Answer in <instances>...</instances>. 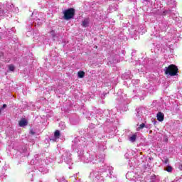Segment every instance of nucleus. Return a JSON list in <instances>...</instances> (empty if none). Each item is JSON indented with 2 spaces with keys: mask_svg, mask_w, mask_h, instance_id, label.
Wrapping results in <instances>:
<instances>
[{
  "mask_svg": "<svg viewBox=\"0 0 182 182\" xmlns=\"http://www.w3.org/2000/svg\"><path fill=\"white\" fill-rule=\"evenodd\" d=\"M156 117L159 122H163V120H164V114H163V112H158Z\"/></svg>",
  "mask_w": 182,
  "mask_h": 182,
  "instance_id": "3",
  "label": "nucleus"
},
{
  "mask_svg": "<svg viewBox=\"0 0 182 182\" xmlns=\"http://www.w3.org/2000/svg\"><path fill=\"white\" fill-rule=\"evenodd\" d=\"M144 127H146V124L144 123H142L139 125L138 129H144Z\"/></svg>",
  "mask_w": 182,
  "mask_h": 182,
  "instance_id": "11",
  "label": "nucleus"
},
{
  "mask_svg": "<svg viewBox=\"0 0 182 182\" xmlns=\"http://www.w3.org/2000/svg\"><path fill=\"white\" fill-rule=\"evenodd\" d=\"M20 127H23L25 126H28V121L26 119H22L18 123Z\"/></svg>",
  "mask_w": 182,
  "mask_h": 182,
  "instance_id": "4",
  "label": "nucleus"
},
{
  "mask_svg": "<svg viewBox=\"0 0 182 182\" xmlns=\"http://www.w3.org/2000/svg\"><path fill=\"white\" fill-rule=\"evenodd\" d=\"M0 56H4V53H0Z\"/></svg>",
  "mask_w": 182,
  "mask_h": 182,
  "instance_id": "16",
  "label": "nucleus"
},
{
  "mask_svg": "<svg viewBox=\"0 0 182 182\" xmlns=\"http://www.w3.org/2000/svg\"><path fill=\"white\" fill-rule=\"evenodd\" d=\"M136 137H137V136H136V134H133V135L129 138L130 141H132V143H134V141H136Z\"/></svg>",
  "mask_w": 182,
  "mask_h": 182,
  "instance_id": "8",
  "label": "nucleus"
},
{
  "mask_svg": "<svg viewBox=\"0 0 182 182\" xmlns=\"http://www.w3.org/2000/svg\"><path fill=\"white\" fill-rule=\"evenodd\" d=\"M89 18L84 19V21H82L83 28H87V26H89Z\"/></svg>",
  "mask_w": 182,
  "mask_h": 182,
  "instance_id": "5",
  "label": "nucleus"
},
{
  "mask_svg": "<svg viewBox=\"0 0 182 182\" xmlns=\"http://www.w3.org/2000/svg\"><path fill=\"white\" fill-rule=\"evenodd\" d=\"M63 18L65 21H69V19H72L73 16H75V10L73 8H70L67 10H65L63 12Z\"/></svg>",
  "mask_w": 182,
  "mask_h": 182,
  "instance_id": "2",
  "label": "nucleus"
},
{
  "mask_svg": "<svg viewBox=\"0 0 182 182\" xmlns=\"http://www.w3.org/2000/svg\"><path fill=\"white\" fill-rule=\"evenodd\" d=\"M51 35L55 38V31H51Z\"/></svg>",
  "mask_w": 182,
  "mask_h": 182,
  "instance_id": "12",
  "label": "nucleus"
},
{
  "mask_svg": "<svg viewBox=\"0 0 182 182\" xmlns=\"http://www.w3.org/2000/svg\"><path fill=\"white\" fill-rule=\"evenodd\" d=\"M5 107H6V104L3 105V109H5Z\"/></svg>",
  "mask_w": 182,
  "mask_h": 182,
  "instance_id": "15",
  "label": "nucleus"
},
{
  "mask_svg": "<svg viewBox=\"0 0 182 182\" xmlns=\"http://www.w3.org/2000/svg\"><path fill=\"white\" fill-rule=\"evenodd\" d=\"M166 171H168V173H171L173 171V167H171V166H168L166 168Z\"/></svg>",
  "mask_w": 182,
  "mask_h": 182,
  "instance_id": "10",
  "label": "nucleus"
},
{
  "mask_svg": "<svg viewBox=\"0 0 182 182\" xmlns=\"http://www.w3.org/2000/svg\"><path fill=\"white\" fill-rule=\"evenodd\" d=\"M9 70H10V72H14L15 70V66L12 64L9 65Z\"/></svg>",
  "mask_w": 182,
  "mask_h": 182,
  "instance_id": "9",
  "label": "nucleus"
},
{
  "mask_svg": "<svg viewBox=\"0 0 182 182\" xmlns=\"http://www.w3.org/2000/svg\"><path fill=\"white\" fill-rule=\"evenodd\" d=\"M77 75H78V77H80V79L85 77V73L83 71H79L77 73Z\"/></svg>",
  "mask_w": 182,
  "mask_h": 182,
  "instance_id": "7",
  "label": "nucleus"
},
{
  "mask_svg": "<svg viewBox=\"0 0 182 182\" xmlns=\"http://www.w3.org/2000/svg\"><path fill=\"white\" fill-rule=\"evenodd\" d=\"M167 163H168V159L166 158L164 161V164H167Z\"/></svg>",
  "mask_w": 182,
  "mask_h": 182,
  "instance_id": "13",
  "label": "nucleus"
},
{
  "mask_svg": "<svg viewBox=\"0 0 182 182\" xmlns=\"http://www.w3.org/2000/svg\"><path fill=\"white\" fill-rule=\"evenodd\" d=\"M30 133H31V134H32V135H33V134H35V132H33V131H30Z\"/></svg>",
  "mask_w": 182,
  "mask_h": 182,
  "instance_id": "14",
  "label": "nucleus"
},
{
  "mask_svg": "<svg viewBox=\"0 0 182 182\" xmlns=\"http://www.w3.org/2000/svg\"><path fill=\"white\" fill-rule=\"evenodd\" d=\"M54 137L55 139H60V131L59 130H55V132H54Z\"/></svg>",
  "mask_w": 182,
  "mask_h": 182,
  "instance_id": "6",
  "label": "nucleus"
},
{
  "mask_svg": "<svg viewBox=\"0 0 182 182\" xmlns=\"http://www.w3.org/2000/svg\"><path fill=\"white\" fill-rule=\"evenodd\" d=\"M164 75L169 76H177L178 75V68L174 64H171L164 69Z\"/></svg>",
  "mask_w": 182,
  "mask_h": 182,
  "instance_id": "1",
  "label": "nucleus"
}]
</instances>
